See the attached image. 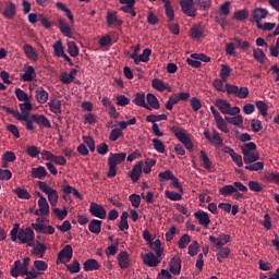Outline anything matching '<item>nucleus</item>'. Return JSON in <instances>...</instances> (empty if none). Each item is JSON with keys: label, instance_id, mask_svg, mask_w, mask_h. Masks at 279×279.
<instances>
[{"label": "nucleus", "instance_id": "1", "mask_svg": "<svg viewBox=\"0 0 279 279\" xmlns=\"http://www.w3.org/2000/svg\"><path fill=\"white\" fill-rule=\"evenodd\" d=\"M10 236L13 243L19 241L20 245L26 243L28 247H34V239H36V235L34 234V230L29 227L21 229V225L14 223L13 229L10 232Z\"/></svg>", "mask_w": 279, "mask_h": 279}, {"label": "nucleus", "instance_id": "2", "mask_svg": "<svg viewBox=\"0 0 279 279\" xmlns=\"http://www.w3.org/2000/svg\"><path fill=\"white\" fill-rule=\"evenodd\" d=\"M243 160L244 163L247 165L245 166L247 171H263V169H265V163H263V161H257L260 160V154L258 153L244 154Z\"/></svg>", "mask_w": 279, "mask_h": 279}, {"label": "nucleus", "instance_id": "3", "mask_svg": "<svg viewBox=\"0 0 279 279\" xmlns=\"http://www.w3.org/2000/svg\"><path fill=\"white\" fill-rule=\"evenodd\" d=\"M128 154L118 153L111 154L108 159L109 170L107 172V178H116L117 177V165H122L125 162Z\"/></svg>", "mask_w": 279, "mask_h": 279}, {"label": "nucleus", "instance_id": "4", "mask_svg": "<svg viewBox=\"0 0 279 279\" xmlns=\"http://www.w3.org/2000/svg\"><path fill=\"white\" fill-rule=\"evenodd\" d=\"M2 110H5V112H8V114H12V117H14V119H16V121H25L26 123V130L28 131H34V123L32 121V118H29V114L27 113H21L19 112V110H14L11 109L9 107L2 106L1 107Z\"/></svg>", "mask_w": 279, "mask_h": 279}, {"label": "nucleus", "instance_id": "5", "mask_svg": "<svg viewBox=\"0 0 279 279\" xmlns=\"http://www.w3.org/2000/svg\"><path fill=\"white\" fill-rule=\"evenodd\" d=\"M215 106L222 114H230L231 117H234V114H239L241 112L239 107H232L226 99H216Z\"/></svg>", "mask_w": 279, "mask_h": 279}, {"label": "nucleus", "instance_id": "6", "mask_svg": "<svg viewBox=\"0 0 279 279\" xmlns=\"http://www.w3.org/2000/svg\"><path fill=\"white\" fill-rule=\"evenodd\" d=\"M171 132L174 134V136L180 141V143H183L184 147L187 149H193L195 145L193 144V141H191V137L184 133V131L175 125L170 128Z\"/></svg>", "mask_w": 279, "mask_h": 279}, {"label": "nucleus", "instance_id": "7", "mask_svg": "<svg viewBox=\"0 0 279 279\" xmlns=\"http://www.w3.org/2000/svg\"><path fill=\"white\" fill-rule=\"evenodd\" d=\"M37 185L39 186L40 191L48 195V202L51 206H57L58 204V191L51 189V186L47 185V182L38 181Z\"/></svg>", "mask_w": 279, "mask_h": 279}, {"label": "nucleus", "instance_id": "8", "mask_svg": "<svg viewBox=\"0 0 279 279\" xmlns=\"http://www.w3.org/2000/svg\"><path fill=\"white\" fill-rule=\"evenodd\" d=\"M31 226L33 230L37 231L39 234H53L56 232L53 226H45L44 218H37L36 222H33Z\"/></svg>", "mask_w": 279, "mask_h": 279}, {"label": "nucleus", "instance_id": "9", "mask_svg": "<svg viewBox=\"0 0 279 279\" xmlns=\"http://www.w3.org/2000/svg\"><path fill=\"white\" fill-rule=\"evenodd\" d=\"M71 258H73V246L71 244H66L59 253H58V258H57V264L58 263H70Z\"/></svg>", "mask_w": 279, "mask_h": 279}, {"label": "nucleus", "instance_id": "10", "mask_svg": "<svg viewBox=\"0 0 279 279\" xmlns=\"http://www.w3.org/2000/svg\"><path fill=\"white\" fill-rule=\"evenodd\" d=\"M204 136L208 143L211 145H215L216 147H223V138H221V135H219V132L217 130L213 131V134L210 135V132L204 131Z\"/></svg>", "mask_w": 279, "mask_h": 279}, {"label": "nucleus", "instance_id": "11", "mask_svg": "<svg viewBox=\"0 0 279 279\" xmlns=\"http://www.w3.org/2000/svg\"><path fill=\"white\" fill-rule=\"evenodd\" d=\"M179 5L183 14H186V16H197V10L193 8V0H180Z\"/></svg>", "mask_w": 279, "mask_h": 279}, {"label": "nucleus", "instance_id": "12", "mask_svg": "<svg viewBox=\"0 0 279 279\" xmlns=\"http://www.w3.org/2000/svg\"><path fill=\"white\" fill-rule=\"evenodd\" d=\"M269 11L263 8H256L251 13V23H256V26L260 25L263 19H267Z\"/></svg>", "mask_w": 279, "mask_h": 279}, {"label": "nucleus", "instance_id": "13", "mask_svg": "<svg viewBox=\"0 0 279 279\" xmlns=\"http://www.w3.org/2000/svg\"><path fill=\"white\" fill-rule=\"evenodd\" d=\"M89 213L93 217H98V219H106L107 217L106 208L97 203H90Z\"/></svg>", "mask_w": 279, "mask_h": 279}, {"label": "nucleus", "instance_id": "14", "mask_svg": "<svg viewBox=\"0 0 279 279\" xmlns=\"http://www.w3.org/2000/svg\"><path fill=\"white\" fill-rule=\"evenodd\" d=\"M28 270H29L28 268H26L25 266H22L21 260H15L10 274L11 276H13V278H19V276H22L23 278Z\"/></svg>", "mask_w": 279, "mask_h": 279}, {"label": "nucleus", "instance_id": "15", "mask_svg": "<svg viewBox=\"0 0 279 279\" xmlns=\"http://www.w3.org/2000/svg\"><path fill=\"white\" fill-rule=\"evenodd\" d=\"M28 270H29L28 268H26L25 266H22L21 260H15L10 274L11 276H13V278H19V276H22L23 278Z\"/></svg>", "mask_w": 279, "mask_h": 279}, {"label": "nucleus", "instance_id": "16", "mask_svg": "<svg viewBox=\"0 0 279 279\" xmlns=\"http://www.w3.org/2000/svg\"><path fill=\"white\" fill-rule=\"evenodd\" d=\"M209 241L217 247H223L226 243H230V241H232V236H230V234H225V233L220 234L218 238L210 235Z\"/></svg>", "mask_w": 279, "mask_h": 279}, {"label": "nucleus", "instance_id": "17", "mask_svg": "<svg viewBox=\"0 0 279 279\" xmlns=\"http://www.w3.org/2000/svg\"><path fill=\"white\" fill-rule=\"evenodd\" d=\"M117 260L120 269L130 268V253H128V251L120 252L117 256Z\"/></svg>", "mask_w": 279, "mask_h": 279}, {"label": "nucleus", "instance_id": "18", "mask_svg": "<svg viewBox=\"0 0 279 279\" xmlns=\"http://www.w3.org/2000/svg\"><path fill=\"white\" fill-rule=\"evenodd\" d=\"M194 217L197 219L199 226H204V228H208V226H210V216H208V213L198 210L194 213Z\"/></svg>", "mask_w": 279, "mask_h": 279}, {"label": "nucleus", "instance_id": "19", "mask_svg": "<svg viewBox=\"0 0 279 279\" xmlns=\"http://www.w3.org/2000/svg\"><path fill=\"white\" fill-rule=\"evenodd\" d=\"M141 173H143V161H138L132 170L129 172V177L131 178L132 182L136 183L141 180Z\"/></svg>", "mask_w": 279, "mask_h": 279}, {"label": "nucleus", "instance_id": "20", "mask_svg": "<svg viewBox=\"0 0 279 279\" xmlns=\"http://www.w3.org/2000/svg\"><path fill=\"white\" fill-rule=\"evenodd\" d=\"M169 270L173 276H180V271H182V259L180 257H173L169 263Z\"/></svg>", "mask_w": 279, "mask_h": 279}, {"label": "nucleus", "instance_id": "21", "mask_svg": "<svg viewBox=\"0 0 279 279\" xmlns=\"http://www.w3.org/2000/svg\"><path fill=\"white\" fill-rule=\"evenodd\" d=\"M31 119L32 121L37 123V125H43V128L51 129V122L44 114H31Z\"/></svg>", "mask_w": 279, "mask_h": 279}, {"label": "nucleus", "instance_id": "22", "mask_svg": "<svg viewBox=\"0 0 279 279\" xmlns=\"http://www.w3.org/2000/svg\"><path fill=\"white\" fill-rule=\"evenodd\" d=\"M143 263L148 267H158V265H160V260L158 259V257H156V255H154V253H147L143 257Z\"/></svg>", "mask_w": 279, "mask_h": 279}, {"label": "nucleus", "instance_id": "23", "mask_svg": "<svg viewBox=\"0 0 279 279\" xmlns=\"http://www.w3.org/2000/svg\"><path fill=\"white\" fill-rule=\"evenodd\" d=\"M59 29L63 36H66V38H72L73 37V32L71 31V26L66 24V21L64 19H59Z\"/></svg>", "mask_w": 279, "mask_h": 279}, {"label": "nucleus", "instance_id": "24", "mask_svg": "<svg viewBox=\"0 0 279 279\" xmlns=\"http://www.w3.org/2000/svg\"><path fill=\"white\" fill-rule=\"evenodd\" d=\"M101 265H99V262L97 259L89 258L84 262L83 269L84 271H97Z\"/></svg>", "mask_w": 279, "mask_h": 279}, {"label": "nucleus", "instance_id": "25", "mask_svg": "<svg viewBox=\"0 0 279 279\" xmlns=\"http://www.w3.org/2000/svg\"><path fill=\"white\" fill-rule=\"evenodd\" d=\"M133 104H135V106H140V108H145L146 110H151V107H149V105H147V102H145V94H143V93L135 94Z\"/></svg>", "mask_w": 279, "mask_h": 279}, {"label": "nucleus", "instance_id": "26", "mask_svg": "<svg viewBox=\"0 0 279 279\" xmlns=\"http://www.w3.org/2000/svg\"><path fill=\"white\" fill-rule=\"evenodd\" d=\"M36 99L39 104H47L49 101V93L43 87H38L35 90Z\"/></svg>", "mask_w": 279, "mask_h": 279}, {"label": "nucleus", "instance_id": "27", "mask_svg": "<svg viewBox=\"0 0 279 279\" xmlns=\"http://www.w3.org/2000/svg\"><path fill=\"white\" fill-rule=\"evenodd\" d=\"M3 16L5 19L12 20L14 16H16V5L14 2H9L3 11Z\"/></svg>", "mask_w": 279, "mask_h": 279}, {"label": "nucleus", "instance_id": "28", "mask_svg": "<svg viewBox=\"0 0 279 279\" xmlns=\"http://www.w3.org/2000/svg\"><path fill=\"white\" fill-rule=\"evenodd\" d=\"M48 106L50 108V112H53V114H62V101L52 99L48 102Z\"/></svg>", "mask_w": 279, "mask_h": 279}, {"label": "nucleus", "instance_id": "29", "mask_svg": "<svg viewBox=\"0 0 279 279\" xmlns=\"http://www.w3.org/2000/svg\"><path fill=\"white\" fill-rule=\"evenodd\" d=\"M24 53L28 60H33V62L38 61V54H36V51L34 50V47L29 44L24 45Z\"/></svg>", "mask_w": 279, "mask_h": 279}, {"label": "nucleus", "instance_id": "30", "mask_svg": "<svg viewBox=\"0 0 279 279\" xmlns=\"http://www.w3.org/2000/svg\"><path fill=\"white\" fill-rule=\"evenodd\" d=\"M253 58H254V60L259 62V64H265L267 62V56L260 48H255L253 50Z\"/></svg>", "mask_w": 279, "mask_h": 279}, {"label": "nucleus", "instance_id": "31", "mask_svg": "<svg viewBox=\"0 0 279 279\" xmlns=\"http://www.w3.org/2000/svg\"><path fill=\"white\" fill-rule=\"evenodd\" d=\"M45 252H47V246L40 243V241H37L36 245L33 244V254H35V256H39V258H44Z\"/></svg>", "mask_w": 279, "mask_h": 279}, {"label": "nucleus", "instance_id": "32", "mask_svg": "<svg viewBox=\"0 0 279 279\" xmlns=\"http://www.w3.org/2000/svg\"><path fill=\"white\" fill-rule=\"evenodd\" d=\"M34 75H36V70L34 69V66H26L25 72L22 75V82H32L34 80Z\"/></svg>", "mask_w": 279, "mask_h": 279}, {"label": "nucleus", "instance_id": "33", "mask_svg": "<svg viewBox=\"0 0 279 279\" xmlns=\"http://www.w3.org/2000/svg\"><path fill=\"white\" fill-rule=\"evenodd\" d=\"M32 178H37V180H43V178H47V169H45V167L43 166L33 168Z\"/></svg>", "mask_w": 279, "mask_h": 279}, {"label": "nucleus", "instance_id": "34", "mask_svg": "<svg viewBox=\"0 0 279 279\" xmlns=\"http://www.w3.org/2000/svg\"><path fill=\"white\" fill-rule=\"evenodd\" d=\"M101 220L93 219L88 225V230L93 234H99L101 232Z\"/></svg>", "mask_w": 279, "mask_h": 279}, {"label": "nucleus", "instance_id": "35", "mask_svg": "<svg viewBox=\"0 0 279 279\" xmlns=\"http://www.w3.org/2000/svg\"><path fill=\"white\" fill-rule=\"evenodd\" d=\"M13 193L17 195L19 199H32V194L26 189L21 186L13 190Z\"/></svg>", "mask_w": 279, "mask_h": 279}, {"label": "nucleus", "instance_id": "36", "mask_svg": "<svg viewBox=\"0 0 279 279\" xmlns=\"http://www.w3.org/2000/svg\"><path fill=\"white\" fill-rule=\"evenodd\" d=\"M146 101L148 106H150L154 110H160V102L158 101V98H156L154 94H147Z\"/></svg>", "mask_w": 279, "mask_h": 279}, {"label": "nucleus", "instance_id": "37", "mask_svg": "<svg viewBox=\"0 0 279 279\" xmlns=\"http://www.w3.org/2000/svg\"><path fill=\"white\" fill-rule=\"evenodd\" d=\"M56 8H58V10H61V12H64L69 19V21L71 22V24L74 23V17H73V13H71V9L66 8V5L62 2H57L56 3Z\"/></svg>", "mask_w": 279, "mask_h": 279}, {"label": "nucleus", "instance_id": "38", "mask_svg": "<svg viewBox=\"0 0 279 279\" xmlns=\"http://www.w3.org/2000/svg\"><path fill=\"white\" fill-rule=\"evenodd\" d=\"M229 151H227V154H229V156L232 158L233 162H235L236 167H243V157H241V155L236 154L234 151V149L232 148H228Z\"/></svg>", "mask_w": 279, "mask_h": 279}, {"label": "nucleus", "instance_id": "39", "mask_svg": "<svg viewBox=\"0 0 279 279\" xmlns=\"http://www.w3.org/2000/svg\"><path fill=\"white\" fill-rule=\"evenodd\" d=\"M68 53L71 58H77L80 56V48H77V44H75V41L68 43Z\"/></svg>", "mask_w": 279, "mask_h": 279}, {"label": "nucleus", "instance_id": "40", "mask_svg": "<svg viewBox=\"0 0 279 279\" xmlns=\"http://www.w3.org/2000/svg\"><path fill=\"white\" fill-rule=\"evenodd\" d=\"M48 267H49V265L47 264V262L35 260L32 268H33V271H38L39 274H41V271H47Z\"/></svg>", "mask_w": 279, "mask_h": 279}, {"label": "nucleus", "instance_id": "41", "mask_svg": "<svg viewBox=\"0 0 279 279\" xmlns=\"http://www.w3.org/2000/svg\"><path fill=\"white\" fill-rule=\"evenodd\" d=\"M149 244L157 256H162L165 248H162V242L160 240H156L155 242H149Z\"/></svg>", "mask_w": 279, "mask_h": 279}, {"label": "nucleus", "instance_id": "42", "mask_svg": "<svg viewBox=\"0 0 279 279\" xmlns=\"http://www.w3.org/2000/svg\"><path fill=\"white\" fill-rule=\"evenodd\" d=\"M234 46L236 49H241L242 51H248L250 50V41H242L241 38L234 37Z\"/></svg>", "mask_w": 279, "mask_h": 279}, {"label": "nucleus", "instance_id": "43", "mask_svg": "<svg viewBox=\"0 0 279 279\" xmlns=\"http://www.w3.org/2000/svg\"><path fill=\"white\" fill-rule=\"evenodd\" d=\"M227 123H231V125H243V116L236 113L235 117H226Z\"/></svg>", "mask_w": 279, "mask_h": 279}, {"label": "nucleus", "instance_id": "44", "mask_svg": "<svg viewBox=\"0 0 279 279\" xmlns=\"http://www.w3.org/2000/svg\"><path fill=\"white\" fill-rule=\"evenodd\" d=\"M230 73H232V69H230V65L222 64L220 70V77L222 82H228V77H230Z\"/></svg>", "mask_w": 279, "mask_h": 279}, {"label": "nucleus", "instance_id": "45", "mask_svg": "<svg viewBox=\"0 0 279 279\" xmlns=\"http://www.w3.org/2000/svg\"><path fill=\"white\" fill-rule=\"evenodd\" d=\"M52 47L54 49V56H57V58H62L65 54L64 46H62V40L56 41Z\"/></svg>", "mask_w": 279, "mask_h": 279}, {"label": "nucleus", "instance_id": "46", "mask_svg": "<svg viewBox=\"0 0 279 279\" xmlns=\"http://www.w3.org/2000/svg\"><path fill=\"white\" fill-rule=\"evenodd\" d=\"M241 151L243 155L245 154H252V151H256V143L250 142L245 143L241 146Z\"/></svg>", "mask_w": 279, "mask_h": 279}, {"label": "nucleus", "instance_id": "47", "mask_svg": "<svg viewBox=\"0 0 279 279\" xmlns=\"http://www.w3.org/2000/svg\"><path fill=\"white\" fill-rule=\"evenodd\" d=\"M148 123H156L158 121H167V114H149L146 117Z\"/></svg>", "mask_w": 279, "mask_h": 279}, {"label": "nucleus", "instance_id": "48", "mask_svg": "<svg viewBox=\"0 0 279 279\" xmlns=\"http://www.w3.org/2000/svg\"><path fill=\"white\" fill-rule=\"evenodd\" d=\"M38 206L41 215H49V203L47 202V198L41 197V199L38 201Z\"/></svg>", "mask_w": 279, "mask_h": 279}, {"label": "nucleus", "instance_id": "49", "mask_svg": "<svg viewBox=\"0 0 279 279\" xmlns=\"http://www.w3.org/2000/svg\"><path fill=\"white\" fill-rule=\"evenodd\" d=\"M220 195H223V197L230 196L232 193H236V187L233 185H225L219 190Z\"/></svg>", "mask_w": 279, "mask_h": 279}, {"label": "nucleus", "instance_id": "50", "mask_svg": "<svg viewBox=\"0 0 279 279\" xmlns=\"http://www.w3.org/2000/svg\"><path fill=\"white\" fill-rule=\"evenodd\" d=\"M248 16H250V12H247V10H245V9L236 11L233 14V19L235 21H247Z\"/></svg>", "mask_w": 279, "mask_h": 279}, {"label": "nucleus", "instance_id": "51", "mask_svg": "<svg viewBox=\"0 0 279 279\" xmlns=\"http://www.w3.org/2000/svg\"><path fill=\"white\" fill-rule=\"evenodd\" d=\"M201 158L204 163V169H206L207 171H210L213 167V162L210 161V158H208V154H206V151L204 150H201Z\"/></svg>", "mask_w": 279, "mask_h": 279}, {"label": "nucleus", "instance_id": "52", "mask_svg": "<svg viewBox=\"0 0 279 279\" xmlns=\"http://www.w3.org/2000/svg\"><path fill=\"white\" fill-rule=\"evenodd\" d=\"M153 88L156 90H159V93H165L167 90V86L165 85V82L160 78H154L153 80Z\"/></svg>", "mask_w": 279, "mask_h": 279}, {"label": "nucleus", "instance_id": "53", "mask_svg": "<svg viewBox=\"0 0 279 279\" xmlns=\"http://www.w3.org/2000/svg\"><path fill=\"white\" fill-rule=\"evenodd\" d=\"M34 107L32 106V101L24 100V102L20 104V110L23 112V114H29Z\"/></svg>", "mask_w": 279, "mask_h": 279}, {"label": "nucleus", "instance_id": "54", "mask_svg": "<svg viewBox=\"0 0 279 279\" xmlns=\"http://www.w3.org/2000/svg\"><path fill=\"white\" fill-rule=\"evenodd\" d=\"M25 151H26L27 156H29V158H37L40 154V149L34 145L26 146Z\"/></svg>", "mask_w": 279, "mask_h": 279}, {"label": "nucleus", "instance_id": "55", "mask_svg": "<svg viewBox=\"0 0 279 279\" xmlns=\"http://www.w3.org/2000/svg\"><path fill=\"white\" fill-rule=\"evenodd\" d=\"M257 110H259L262 117H267L268 106L265 101L258 100L255 102Z\"/></svg>", "mask_w": 279, "mask_h": 279}, {"label": "nucleus", "instance_id": "56", "mask_svg": "<svg viewBox=\"0 0 279 279\" xmlns=\"http://www.w3.org/2000/svg\"><path fill=\"white\" fill-rule=\"evenodd\" d=\"M151 167H156V160L146 158L145 167L143 168V173H145L146 175L151 173Z\"/></svg>", "mask_w": 279, "mask_h": 279}, {"label": "nucleus", "instance_id": "57", "mask_svg": "<svg viewBox=\"0 0 279 279\" xmlns=\"http://www.w3.org/2000/svg\"><path fill=\"white\" fill-rule=\"evenodd\" d=\"M165 195L168 199H171V202H180L182 199V194L178 193V192H172L167 190L165 192Z\"/></svg>", "mask_w": 279, "mask_h": 279}, {"label": "nucleus", "instance_id": "58", "mask_svg": "<svg viewBox=\"0 0 279 279\" xmlns=\"http://www.w3.org/2000/svg\"><path fill=\"white\" fill-rule=\"evenodd\" d=\"M189 243H191V235L183 234L180 238L178 245H179L180 250H186V245H189Z\"/></svg>", "mask_w": 279, "mask_h": 279}, {"label": "nucleus", "instance_id": "59", "mask_svg": "<svg viewBox=\"0 0 279 279\" xmlns=\"http://www.w3.org/2000/svg\"><path fill=\"white\" fill-rule=\"evenodd\" d=\"M165 10H166V16L171 23L175 19V13L173 12V5L171 3L165 4Z\"/></svg>", "mask_w": 279, "mask_h": 279}, {"label": "nucleus", "instance_id": "60", "mask_svg": "<svg viewBox=\"0 0 279 279\" xmlns=\"http://www.w3.org/2000/svg\"><path fill=\"white\" fill-rule=\"evenodd\" d=\"M120 136H123V131L121 129H113L110 132L109 141L114 143L116 141H119Z\"/></svg>", "mask_w": 279, "mask_h": 279}, {"label": "nucleus", "instance_id": "61", "mask_svg": "<svg viewBox=\"0 0 279 279\" xmlns=\"http://www.w3.org/2000/svg\"><path fill=\"white\" fill-rule=\"evenodd\" d=\"M80 262L75 259L72 264L66 265V270L70 271V274H80Z\"/></svg>", "mask_w": 279, "mask_h": 279}, {"label": "nucleus", "instance_id": "62", "mask_svg": "<svg viewBox=\"0 0 279 279\" xmlns=\"http://www.w3.org/2000/svg\"><path fill=\"white\" fill-rule=\"evenodd\" d=\"M230 252L229 247L221 248L220 252L217 253V260L223 263V258H228L230 256Z\"/></svg>", "mask_w": 279, "mask_h": 279}, {"label": "nucleus", "instance_id": "63", "mask_svg": "<svg viewBox=\"0 0 279 279\" xmlns=\"http://www.w3.org/2000/svg\"><path fill=\"white\" fill-rule=\"evenodd\" d=\"M154 149L159 154H165V143L158 138L153 140Z\"/></svg>", "mask_w": 279, "mask_h": 279}, {"label": "nucleus", "instance_id": "64", "mask_svg": "<svg viewBox=\"0 0 279 279\" xmlns=\"http://www.w3.org/2000/svg\"><path fill=\"white\" fill-rule=\"evenodd\" d=\"M197 252H199V243L197 241H193L189 246L190 256H197Z\"/></svg>", "mask_w": 279, "mask_h": 279}]
</instances>
